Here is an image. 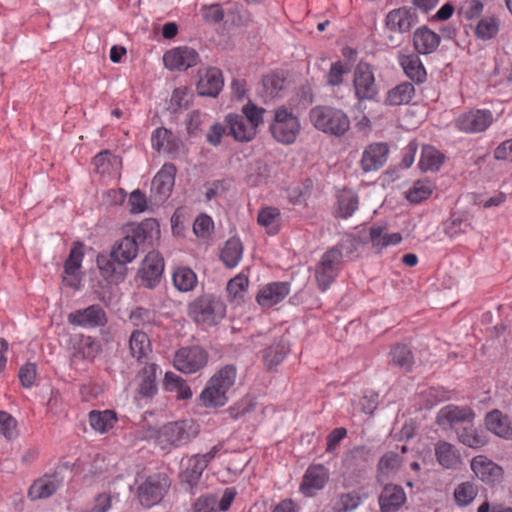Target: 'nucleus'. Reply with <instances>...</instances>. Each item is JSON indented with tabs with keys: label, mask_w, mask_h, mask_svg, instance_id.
Listing matches in <instances>:
<instances>
[{
	"label": "nucleus",
	"mask_w": 512,
	"mask_h": 512,
	"mask_svg": "<svg viewBox=\"0 0 512 512\" xmlns=\"http://www.w3.org/2000/svg\"><path fill=\"white\" fill-rule=\"evenodd\" d=\"M160 238V227L156 220L146 219L131 226L127 234L111 250V258L124 265L131 263L138 254L140 244L153 246Z\"/></svg>",
	"instance_id": "f257e3e1"
},
{
	"label": "nucleus",
	"mask_w": 512,
	"mask_h": 512,
	"mask_svg": "<svg viewBox=\"0 0 512 512\" xmlns=\"http://www.w3.org/2000/svg\"><path fill=\"white\" fill-rule=\"evenodd\" d=\"M236 377L237 372L233 365H226L218 370L199 396L201 405L206 408L224 406L228 402V394L235 384Z\"/></svg>",
	"instance_id": "f03ea898"
},
{
	"label": "nucleus",
	"mask_w": 512,
	"mask_h": 512,
	"mask_svg": "<svg viewBox=\"0 0 512 512\" xmlns=\"http://www.w3.org/2000/svg\"><path fill=\"white\" fill-rule=\"evenodd\" d=\"M265 109L249 102L242 108V114H228L225 122L229 135L236 141L249 142L257 135L258 127L263 123Z\"/></svg>",
	"instance_id": "7ed1b4c3"
},
{
	"label": "nucleus",
	"mask_w": 512,
	"mask_h": 512,
	"mask_svg": "<svg viewBox=\"0 0 512 512\" xmlns=\"http://www.w3.org/2000/svg\"><path fill=\"white\" fill-rule=\"evenodd\" d=\"M198 425L192 420L170 422L158 430H153L147 437L154 438L162 449L180 447L197 436Z\"/></svg>",
	"instance_id": "20e7f679"
},
{
	"label": "nucleus",
	"mask_w": 512,
	"mask_h": 512,
	"mask_svg": "<svg viewBox=\"0 0 512 512\" xmlns=\"http://www.w3.org/2000/svg\"><path fill=\"white\" fill-rule=\"evenodd\" d=\"M312 125L332 136H343L350 129V119L341 109L332 106H316L309 112Z\"/></svg>",
	"instance_id": "39448f33"
},
{
	"label": "nucleus",
	"mask_w": 512,
	"mask_h": 512,
	"mask_svg": "<svg viewBox=\"0 0 512 512\" xmlns=\"http://www.w3.org/2000/svg\"><path fill=\"white\" fill-rule=\"evenodd\" d=\"M190 317L198 324L213 326L218 324L225 316L224 302L211 294L196 298L188 307Z\"/></svg>",
	"instance_id": "423d86ee"
},
{
	"label": "nucleus",
	"mask_w": 512,
	"mask_h": 512,
	"mask_svg": "<svg viewBox=\"0 0 512 512\" xmlns=\"http://www.w3.org/2000/svg\"><path fill=\"white\" fill-rule=\"evenodd\" d=\"M300 121L292 111L280 107L274 112V119L270 125L272 136L280 143L292 144L300 133Z\"/></svg>",
	"instance_id": "0eeeda50"
},
{
	"label": "nucleus",
	"mask_w": 512,
	"mask_h": 512,
	"mask_svg": "<svg viewBox=\"0 0 512 512\" xmlns=\"http://www.w3.org/2000/svg\"><path fill=\"white\" fill-rule=\"evenodd\" d=\"M342 264V251L332 247L322 254L315 266V279L320 290L326 291L338 276Z\"/></svg>",
	"instance_id": "6e6552de"
},
{
	"label": "nucleus",
	"mask_w": 512,
	"mask_h": 512,
	"mask_svg": "<svg viewBox=\"0 0 512 512\" xmlns=\"http://www.w3.org/2000/svg\"><path fill=\"white\" fill-rule=\"evenodd\" d=\"M169 487L167 477L161 474L149 476L138 487V498L147 508L159 503Z\"/></svg>",
	"instance_id": "1a4fd4ad"
},
{
	"label": "nucleus",
	"mask_w": 512,
	"mask_h": 512,
	"mask_svg": "<svg viewBox=\"0 0 512 512\" xmlns=\"http://www.w3.org/2000/svg\"><path fill=\"white\" fill-rule=\"evenodd\" d=\"M200 61L198 52L188 46H179L166 51L163 55L164 66L171 71H185Z\"/></svg>",
	"instance_id": "9d476101"
},
{
	"label": "nucleus",
	"mask_w": 512,
	"mask_h": 512,
	"mask_svg": "<svg viewBox=\"0 0 512 512\" xmlns=\"http://www.w3.org/2000/svg\"><path fill=\"white\" fill-rule=\"evenodd\" d=\"M354 89L358 99L373 100L378 94L372 67L367 63H359L354 71Z\"/></svg>",
	"instance_id": "9b49d317"
},
{
	"label": "nucleus",
	"mask_w": 512,
	"mask_h": 512,
	"mask_svg": "<svg viewBox=\"0 0 512 512\" xmlns=\"http://www.w3.org/2000/svg\"><path fill=\"white\" fill-rule=\"evenodd\" d=\"M474 417L475 414L469 407L449 404L438 411L436 419L442 429L448 430L460 424H469Z\"/></svg>",
	"instance_id": "f8f14e48"
},
{
	"label": "nucleus",
	"mask_w": 512,
	"mask_h": 512,
	"mask_svg": "<svg viewBox=\"0 0 512 512\" xmlns=\"http://www.w3.org/2000/svg\"><path fill=\"white\" fill-rule=\"evenodd\" d=\"M207 363V354L200 347L181 348L174 357V367L183 373H194Z\"/></svg>",
	"instance_id": "ddd939ff"
},
{
	"label": "nucleus",
	"mask_w": 512,
	"mask_h": 512,
	"mask_svg": "<svg viewBox=\"0 0 512 512\" xmlns=\"http://www.w3.org/2000/svg\"><path fill=\"white\" fill-rule=\"evenodd\" d=\"M493 122L489 110H471L461 114L455 120V126L465 133H478L486 130Z\"/></svg>",
	"instance_id": "4468645a"
},
{
	"label": "nucleus",
	"mask_w": 512,
	"mask_h": 512,
	"mask_svg": "<svg viewBox=\"0 0 512 512\" xmlns=\"http://www.w3.org/2000/svg\"><path fill=\"white\" fill-rule=\"evenodd\" d=\"M330 478L329 470L322 464L311 465L305 471L300 484V491L305 496H314L322 490Z\"/></svg>",
	"instance_id": "2eb2a0df"
},
{
	"label": "nucleus",
	"mask_w": 512,
	"mask_h": 512,
	"mask_svg": "<svg viewBox=\"0 0 512 512\" xmlns=\"http://www.w3.org/2000/svg\"><path fill=\"white\" fill-rule=\"evenodd\" d=\"M470 467L475 476L486 484H498L503 479L502 467L484 455L473 457Z\"/></svg>",
	"instance_id": "dca6fc26"
},
{
	"label": "nucleus",
	"mask_w": 512,
	"mask_h": 512,
	"mask_svg": "<svg viewBox=\"0 0 512 512\" xmlns=\"http://www.w3.org/2000/svg\"><path fill=\"white\" fill-rule=\"evenodd\" d=\"M389 147L382 142L368 145L362 152L360 167L364 173L379 170L387 162Z\"/></svg>",
	"instance_id": "f3484780"
},
{
	"label": "nucleus",
	"mask_w": 512,
	"mask_h": 512,
	"mask_svg": "<svg viewBox=\"0 0 512 512\" xmlns=\"http://www.w3.org/2000/svg\"><path fill=\"white\" fill-rule=\"evenodd\" d=\"M68 322L83 328L104 326L107 317L99 305H91L85 309L76 310L68 315Z\"/></svg>",
	"instance_id": "a211bd4d"
},
{
	"label": "nucleus",
	"mask_w": 512,
	"mask_h": 512,
	"mask_svg": "<svg viewBox=\"0 0 512 512\" xmlns=\"http://www.w3.org/2000/svg\"><path fill=\"white\" fill-rule=\"evenodd\" d=\"M164 270V261L159 252L150 251L141 263L139 276L147 287H153Z\"/></svg>",
	"instance_id": "6ab92c4d"
},
{
	"label": "nucleus",
	"mask_w": 512,
	"mask_h": 512,
	"mask_svg": "<svg viewBox=\"0 0 512 512\" xmlns=\"http://www.w3.org/2000/svg\"><path fill=\"white\" fill-rule=\"evenodd\" d=\"M176 168L173 164H164L152 181L151 191L158 201H164L172 192Z\"/></svg>",
	"instance_id": "aec40b11"
},
{
	"label": "nucleus",
	"mask_w": 512,
	"mask_h": 512,
	"mask_svg": "<svg viewBox=\"0 0 512 512\" xmlns=\"http://www.w3.org/2000/svg\"><path fill=\"white\" fill-rule=\"evenodd\" d=\"M290 292L287 282H273L259 290L257 302L262 307H272L286 298Z\"/></svg>",
	"instance_id": "412c9836"
},
{
	"label": "nucleus",
	"mask_w": 512,
	"mask_h": 512,
	"mask_svg": "<svg viewBox=\"0 0 512 512\" xmlns=\"http://www.w3.org/2000/svg\"><path fill=\"white\" fill-rule=\"evenodd\" d=\"M224 85L222 73L217 68H208L200 74L197 91L201 96L216 97Z\"/></svg>",
	"instance_id": "4be33fe9"
},
{
	"label": "nucleus",
	"mask_w": 512,
	"mask_h": 512,
	"mask_svg": "<svg viewBox=\"0 0 512 512\" xmlns=\"http://www.w3.org/2000/svg\"><path fill=\"white\" fill-rule=\"evenodd\" d=\"M95 171L104 178H119L122 160L109 151L98 153L93 160Z\"/></svg>",
	"instance_id": "5701e85b"
},
{
	"label": "nucleus",
	"mask_w": 512,
	"mask_h": 512,
	"mask_svg": "<svg viewBox=\"0 0 512 512\" xmlns=\"http://www.w3.org/2000/svg\"><path fill=\"white\" fill-rule=\"evenodd\" d=\"M486 428L503 439H512V420L501 411L495 409L485 417Z\"/></svg>",
	"instance_id": "b1692460"
},
{
	"label": "nucleus",
	"mask_w": 512,
	"mask_h": 512,
	"mask_svg": "<svg viewBox=\"0 0 512 512\" xmlns=\"http://www.w3.org/2000/svg\"><path fill=\"white\" fill-rule=\"evenodd\" d=\"M406 501V494L401 486L386 485L379 497L381 512H395Z\"/></svg>",
	"instance_id": "393cba45"
},
{
	"label": "nucleus",
	"mask_w": 512,
	"mask_h": 512,
	"mask_svg": "<svg viewBox=\"0 0 512 512\" xmlns=\"http://www.w3.org/2000/svg\"><path fill=\"white\" fill-rule=\"evenodd\" d=\"M152 147L159 153L174 154L180 146L181 141L166 128L160 127L153 131L151 136Z\"/></svg>",
	"instance_id": "a878e982"
},
{
	"label": "nucleus",
	"mask_w": 512,
	"mask_h": 512,
	"mask_svg": "<svg viewBox=\"0 0 512 512\" xmlns=\"http://www.w3.org/2000/svg\"><path fill=\"white\" fill-rule=\"evenodd\" d=\"M96 261L100 274L108 282L117 284L124 280L127 269L123 263L106 255H98Z\"/></svg>",
	"instance_id": "bb28decb"
},
{
	"label": "nucleus",
	"mask_w": 512,
	"mask_h": 512,
	"mask_svg": "<svg viewBox=\"0 0 512 512\" xmlns=\"http://www.w3.org/2000/svg\"><path fill=\"white\" fill-rule=\"evenodd\" d=\"M83 257V246L80 244L74 245L64 265V271L67 276L63 280L67 285L75 289L79 288L78 270L81 267Z\"/></svg>",
	"instance_id": "cd10ccee"
},
{
	"label": "nucleus",
	"mask_w": 512,
	"mask_h": 512,
	"mask_svg": "<svg viewBox=\"0 0 512 512\" xmlns=\"http://www.w3.org/2000/svg\"><path fill=\"white\" fill-rule=\"evenodd\" d=\"M61 484L62 478L58 474L44 475L31 485L29 497L32 500L48 498L57 491Z\"/></svg>",
	"instance_id": "c85d7f7f"
},
{
	"label": "nucleus",
	"mask_w": 512,
	"mask_h": 512,
	"mask_svg": "<svg viewBox=\"0 0 512 512\" xmlns=\"http://www.w3.org/2000/svg\"><path fill=\"white\" fill-rule=\"evenodd\" d=\"M413 43L420 54H430L438 48L440 36L428 27L423 26L415 30Z\"/></svg>",
	"instance_id": "c756f323"
},
{
	"label": "nucleus",
	"mask_w": 512,
	"mask_h": 512,
	"mask_svg": "<svg viewBox=\"0 0 512 512\" xmlns=\"http://www.w3.org/2000/svg\"><path fill=\"white\" fill-rule=\"evenodd\" d=\"M257 223L269 235H275L279 232L283 218L277 207L266 206L259 210L257 215Z\"/></svg>",
	"instance_id": "7c9ffc66"
},
{
	"label": "nucleus",
	"mask_w": 512,
	"mask_h": 512,
	"mask_svg": "<svg viewBox=\"0 0 512 512\" xmlns=\"http://www.w3.org/2000/svg\"><path fill=\"white\" fill-rule=\"evenodd\" d=\"M437 462L445 469H455L461 463L458 449L451 443L440 441L435 445Z\"/></svg>",
	"instance_id": "2f4dec72"
},
{
	"label": "nucleus",
	"mask_w": 512,
	"mask_h": 512,
	"mask_svg": "<svg viewBox=\"0 0 512 512\" xmlns=\"http://www.w3.org/2000/svg\"><path fill=\"white\" fill-rule=\"evenodd\" d=\"M205 469L203 461L201 462L191 456L183 463V469L180 473L181 483L186 485L187 489H193L198 484Z\"/></svg>",
	"instance_id": "473e14b6"
},
{
	"label": "nucleus",
	"mask_w": 512,
	"mask_h": 512,
	"mask_svg": "<svg viewBox=\"0 0 512 512\" xmlns=\"http://www.w3.org/2000/svg\"><path fill=\"white\" fill-rule=\"evenodd\" d=\"M91 428L101 434L109 432L116 424L118 417L113 410H92L88 415Z\"/></svg>",
	"instance_id": "72a5a7b5"
},
{
	"label": "nucleus",
	"mask_w": 512,
	"mask_h": 512,
	"mask_svg": "<svg viewBox=\"0 0 512 512\" xmlns=\"http://www.w3.org/2000/svg\"><path fill=\"white\" fill-rule=\"evenodd\" d=\"M414 24V18L410 10L399 8L392 10L386 16L387 27L395 32H407Z\"/></svg>",
	"instance_id": "f704fd0d"
},
{
	"label": "nucleus",
	"mask_w": 512,
	"mask_h": 512,
	"mask_svg": "<svg viewBox=\"0 0 512 512\" xmlns=\"http://www.w3.org/2000/svg\"><path fill=\"white\" fill-rule=\"evenodd\" d=\"M401 465L402 459L399 454L392 451L385 453L378 463V481L383 482L394 477L400 470Z\"/></svg>",
	"instance_id": "c9c22d12"
},
{
	"label": "nucleus",
	"mask_w": 512,
	"mask_h": 512,
	"mask_svg": "<svg viewBox=\"0 0 512 512\" xmlns=\"http://www.w3.org/2000/svg\"><path fill=\"white\" fill-rule=\"evenodd\" d=\"M129 349L133 358L141 361L151 353V342L146 333L135 330L129 338Z\"/></svg>",
	"instance_id": "e433bc0d"
},
{
	"label": "nucleus",
	"mask_w": 512,
	"mask_h": 512,
	"mask_svg": "<svg viewBox=\"0 0 512 512\" xmlns=\"http://www.w3.org/2000/svg\"><path fill=\"white\" fill-rule=\"evenodd\" d=\"M158 372H161V370L154 363L147 364L143 367V369L139 373V392L141 395L145 397H150L156 393V377Z\"/></svg>",
	"instance_id": "4c0bfd02"
},
{
	"label": "nucleus",
	"mask_w": 512,
	"mask_h": 512,
	"mask_svg": "<svg viewBox=\"0 0 512 512\" xmlns=\"http://www.w3.org/2000/svg\"><path fill=\"white\" fill-rule=\"evenodd\" d=\"M444 159L445 156L439 150L433 146L426 145L421 151L419 167L424 172H436L441 168Z\"/></svg>",
	"instance_id": "58836bf2"
},
{
	"label": "nucleus",
	"mask_w": 512,
	"mask_h": 512,
	"mask_svg": "<svg viewBox=\"0 0 512 512\" xmlns=\"http://www.w3.org/2000/svg\"><path fill=\"white\" fill-rule=\"evenodd\" d=\"M400 64L407 77L411 80L418 83L425 81L426 70L418 56L414 54L404 55L400 58Z\"/></svg>",
	"instance_id": "ea45409f"
},
{
	"label": "nucleus",
	"mask_w": 512,
	"mask_h": 512,
	"mask_svg": "<svg viewBox=\"0 0 512 512\" xmlns=\"http://www.w3.org/2000/svg\"><path fill=\"white\" fill-rule=\"evenodd\" d=\"M221 260L229 268L236 267L243 256V245L239 238L228 239L221 251Z\"/></svg>",
	"instance_id": "a19ab883"
},
{
	"label": "nucleus",
	"mask_w": 512,
	"mask_h": 512,
	"mask_svg": "<svg viewBox=\"0 0 512 512\" xmlns=\"http://www.w3.org/2000/svg\"><path fill=\"white\" fill-rule=\"evenodd\" d=\"M386 229L379 225L370 228V241L375 248L383 249L390 245H397L402 241L399 233H387Z\"/></svg>",
	"instance_id": "79ce46f5"
},
{
	"label": "nucleus",
	"mask_w": 512,
	"mask_h": 512,
	"mask_svg": "<svg viewBox=\"0 0 512 512\" xmlns=\"http://www.w3.org/2000/svg\"><path fill=\"white\" fill-rule=\"evenodd\" d=\"M173 284L180 292L192 291L197 285V276L189 267H177L172 276Z\"/></svg>",
	"instance_id": "37998d69"
},
{
	"label": "nucleus",
	"mask_w": 512,
	"mask_h": 512,
	"mask_svg": "<svg viewBox=\"0 0 512 512\" xmlns=\"http://www.w3.org/2000/svg\"><path fill=\"white\" fill-rule=\"evenodd\" d=\"M164 387L167 391L175 393L178 399L186 400L192 397V391L186 381L173 372H166Z\"/></svg>",
	"instance_id": "c03bdc74"
},
{
	"label": "nucleus",
	"mask_w": 512,
	"mask_h": 512,
	"mask_svg": "<svg viewBox=\"0 0 512 512\" xmlns=\"http://www.w3.org/2000/svg\"><path fill=\"white\" fill-rule=\"evenodd\" d=\"M414 93L415 89L411 83H401L388 91L385 103L389 105L408 104L412 100Z\"/></svg>",
	"instance_id": "a18cd8bd"
},
{
	"label": "nucleus",
	"mask_w": 512,
	"mask_h": 512,
	"mask_svg": "<svg viewBox=\"0 0 512 512\" xmlns=\"http://www.w3.org/2000/svg\"><path fill=\"white\" fill-rule=\"evenodd\" d=\"M434 189L435 184L432 181L428 179L418 180L406 192V198L410 203L417 204L429 198Z\"/></svg>",
	"instance_id": "49530a36"
},
{
	"label": "nucleus",
	"mask_w": 512,
	"mask_h": 512,
	"mask_svg": "<svg viewBox=\"0 0 512 512\" xmlns=\"http://www.w3.org/2000/svg\"><path fill=\"white\" fill-rule=\"evenodd\" d=\"M370 460V450L364 446H358L351 449L344 458V464L348 469H359L357 478H360L364 471L363 464Z\"/></svg>",
	"instance_id": "de8ad7c7"
},
{
	"label": "nucleus",
	"mask_w": 512,
	"mask_h": 512,
	"mask_svg": "<svg viewBox=\"0 0 512 512\" xmlns=\"http://www.w3.org/2000/svg\"><path fill=\"white\" fill-rule=\"evenodd\" d=\"M249 285L248 278L243 274H238L227 284L228 298L231 302L239 304L247 294Z\"/></svg>",
	"instance_id": "09e8293b"
},
{
	"label": "nucleus",
	"mask_w": 512,
	"mask_h": 512,
	"mask_svg": "<svg viewBox=\"0 0 512 512\" xmlns=\"http://www.w3.org/2000/svg\"><path fill=\"white\" fill-rule=\"evenodd\" d=\"M478 494V487L475 483L466 481L458 484L454 489V500L460 507L471 504Z\"/></svg>",
	"instance_id": "8fccbe9b"
},
{
	"label": "nucleus",
	"mask_w": 512,
	"mask_h": 512,
	"mask_svg": "<svg viewBox=\"0 0 512 512\" xmlns=\"http://www.w3.org/2000/svg\"><path fill=\"white\" fill-rule=\"evenodd\" d=\"M358 208V196L351 190H343L338 195V214L343 218L350 217Z\"/></svg>",
	"instance_id": "3c124183"
},
{
	"label": "nucleus",
	"mask_w": 512,
	"mask_h": 512,
	"mask_svg": "<svg viewBox=\"0 0 512 512\" xmlns=\"http://www.w3.org/2000/svg\"><path fill=\"white\" fill-rule=\"evenodd\" d=\"M288 351L289 347L285 342L280 341L275 343L264 352L263 358L265 366L268 369L275 368L283 361Z\"/></svg>",
	"instance_id": "603ef678"
},
{
	"label": "nucleus",
	"mask_w": 512,
	"mask_h": 512,
	"mask_svg": "<svg viewBox=\"0 0 512 512\" xmlns=\"http://www.w3.org/2000/svg\"><path fill=\"white\" fill-rule=\"evenodd\" d=\"M362 500L359 493L353 491L342 493L338 496L333 505V512H351L355 510Z\"/></svg>",
	"instance_id": "864d4df0"
},
{
	"label": "nucleus",
	"mask_w": 512,
	"mask_h": 512,
	"mask_svg": "<svg viewBox=\"0 0 512 512\" xmlns=\"http://www.w3.org/2000/svg\"><path fill=\"white\" fill-rule=\"evenodd\" d=\"M499 31V22L493 16H486L482 18L476 28L475 33L478 38L488 40L497 35Z\"/></svg>",
	"instance_id": "5fc2aeb1"
},
{
	"label": "nucleus",
	"mask_w": 512,
	"mask_h": 512,
	"mask_svg": "<svg viewBox=\"0 0 512 512\" xmlns=\"http://www.w3.org/2000/svg\"><path fill=\"white\" fill-rule=\"evenodd\" d=\"M390 354L395 365L404 370H410L412 368L414 357L407 346L398 344L391 350Z\"/></svg>",
	"instance_id": "6e6d98bb"
},
{
	"label": "nucleus",
	"mask_w": 512,
	"mask_h": 512,
	"mask_svg": "<svg viewBox=\"0 0 512 512\" xmlns=\"http://www.w3.org/2000/svg\"><path fill=\"white\" fill-rule=\"evenodd\" d=\"M458 439L464 445L474 449H479L487 443L485 436L473 427L464 428L458 433Z\"/></svg>",
	"instance_id": "4d7b16f0"
},
{
	"label": "nucleus",
	"mask_w": 512,
	"mask_h": 512,
	"mask_svg": "<svg viewBox=\"0 0 512 512\" xmlns=\"http://www.w3.org/2000/svg\"><path fill=\"white\" fill-rule=\"evenodd\" d=\"M263 88L268 97H276L284 89L285 78L277 72H271L263 78Z\"/></svg>",
	"instance_id": "13d9d810"
},
{
	"label": "nucleus",
	"mask_w": 512,
	"mask_h": 512,
	"mask_svg": "<svg viewBox=\"0 0 512 512\" xmlns=\"http://www.w3.org/2000/svg\"><path fill=\"white\" fill-rule=\"evenodd\" d=\"M17 420L8 412L0 411V435L8 440L18 437Z\"/></svg>",
	"instance_id": "bf43d9fd"
},
{
	"label": "nucleus",
	"mask_w": 512,
	"mask_h": 512,
	"mask_svg": "<svg viewBox=\"0 0 512 512\" xmlns=\"http://www.w3.org/2000/svg\"><path fill=\"white\" fill-rule=\"evenodd\" d=\"M312 181L306 180L301 185L293 186L288 191V196L293 204H302L310 196L312 191Z\"/></svg>",
	"instance_id": "052dcab7"
},
{
	"label": "nucleus",
	"mask_w": 512,
	"mask_h": 512,
	"mask_svg": "<svg viewBox=\"0 0 512 512\" xmlns=\"http://www.w3.org/2000/svg\"><path fill=\"white\" fill-rule=\"evenodd\" d=\"M203 19L210 23H218L224 17V11L219 4L204 5L200 9Z\"/></svg>",
	"instance_id": "680f3d73"
},
{
	"label": "nucleus",
	"mask_w": 512,
	"mask_h": 512,
	"mask_svg": "<svg viewBox=\"0 0 512 512\" xmlns=\"http://www.w3.org/2000/svg\"><path fill=\"white\" fill-rule=\"evenodd\" d=\"M218 499L213 495L199 497L194 504V512H219Z\"/></svg>",
	"instance_id": "e2e57ef3"
},
{
	"label": "nucleus",
	"mask_w": 512,
	"mask_h": 512,
	"mask_svg": "<svg viewBox=\"0 0 512 512\" xmlns=\"http://www.w3.org/2000/svg\"><path fill=\"white\" fill-rule=\"evenodd\" d=\"M129 210L133 214H138L146 211L147 199L140 190H134L129 197Z\"/></svg>",
	"instance_id": "0e129e2a"
},
{
	"label": "nucleus",
	"mask_w": 512,
	"mask_h": 512,
	"mask_svg": "<svg viewBox=\"0 0 512 512\" xmlns=\"http://www.w3.org/2000/svg\"><path fill=\"white\" fill-rule=\"evenodd\" d=\"M19 379L25 388H31L36 379V365L34 363H26L19 370Z\"/></svg>",
	"instance_id": "69168bd1"
},
{
	"label": "nucleus",
	"mask_w": 512,
	"mask_h": 512,
	"mask_svg": "<svg viewBox=\"0 0 512 512\" xmlns=\"http://www.w3.org/2000/svg\"><path fill=\"white\" fill-rule=\"evenodd\" d=\"M213 227L212 219L207 215H200L196 218L193 231L199 237H205L209 234Z\"/></svg>",
	"instance_id": "338daca9"
},
{
	"label": "nucleus",
	"mask_w": 512,
	"mask_h": 512,
	"mask_svg": "<svg viewBox=\"0 0 512 512\" xmlns=\"http://www.w3.org/2000/svg\"><path fill=\"white\" fill-rule=\"evenodd\" d=\"M112 506V496L103 492L96 496L92 507L87 512H107Z\"/></svg>",
	"instance_id": "774afa93"
}]
</instances>
